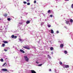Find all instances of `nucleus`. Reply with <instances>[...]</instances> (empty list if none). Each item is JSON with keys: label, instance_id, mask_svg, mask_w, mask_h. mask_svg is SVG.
I'll return each instance as SVG.
<instances>
[{"label": "nucleus", "instance_id": "f257e3e1", "mask_svg": "<svg viewBox=\"0 0 73 73\" xmlns=\"http://www.w3.org/2000/svg\"><path fill=\"white\" fill-rule=\"evenodd\" d=\"M24 58H25V60L26 61H27L28 62L29 60V59L28 57H27V56H24Z\"/></svg>", "mask_w": 73, "mask_h": 73}, {"label": "nucleus", "instance_id": "f03ea898", "mask_svg": "<svg viewBox=\"0 0 73 73\" xmlns=\"http://www.w3.org/2000/svg\"><path fill=\"white\" fill-rule=\"evenodd\" d=\"M63 67H64V68H69V66L68 65H64L63 66Z\"/></svg>", "mask_w": 73, "mask_h": 73}, {"label": "nucleus", "instance_id": "7ed1b4c3", "mask_svg": "<svg viewBox=\"0 0 73 73\" xmlns=\"http://www.w3.org/2000/svg\"><path fill=\"white\" fill-rule=\"evenodd\" d=\"M23 48L25 49H30V48H29V47L28 46H24Z\"/></svg>", "mask_w": 73, "mask_h": 73}, {"label": "nucleus", "instance_id": "20e7f679", "mask_svg": "<svg viewBox=\"0 0 73 73\" xmlns=\"http://www.w3.org/2000/svg\"><path fill=\"white\" fill-rule=\"evenodd\" d=\"M2 71H3V72H6V71H7V69H2Z\"/></svg>", "mask_w": 73, "mask_h": 73}, {"label": "nucleus", "instance_id": "39448f33", "mask_svg": "<svg viewBox=\"0 0 73 73\" xmlns=\"http://www.w3.org/2000/svg\"><path fill=\"white\" fill-rule=\"evenodd\" d=\"M20 51L21 52H22V53H25L24 51V50L22 49L20 50Z\"/></svg>", "mask_w": 73, "mask_h": 73}, {"label": "nucleus", "instance_id": "423d86ee", "mask_svg": "<svg viewBox=\"0 0 73 73\" xmlns=\"http://www.w3.org/2000/svg\"><path fill=\"white\" fill-rule=\"evenodd\" d=\"M3 42H4V43H5V44L8 43V42L6 41H3Z\"/></svg>", "mask_w": 73, "mask_h": 73}, {"label": "nucleus", "instance_id": "0eeeda50", "mask_svg": "<svg viewBox=\"0 0 73 73\" xmlns=\"http://www.w3.org/2000/svg\"><path fill=\"white\" fill-rule=\"evenodd\" d=\"M64 46V44H61L60 45V48H62Z\"/></svg>", "mask_w": 73, "mask_h": 73}, {"label": "nucleus", "instance_id": "6e6552de", "mask_svg": "<svg viewBox=\"0 0 73 73\" xmlns=\"http://www.w3.org/2000/svg\"><path fill=\"white\" fill-rule=\"evenodd\" d=\"M29 23H30V21H27L26 22V23L27 24H29Z\"/></svg>", "mask_w": 73, "mask_h": 73}, {"label": "nucleus", "instance_id": "1a4fd4ad", "mask_svg": "<svg viewBox=\"0 0 73 73\" xmlns=\"http://www.w3.org/2000/svg\"><path fill=\"white\" fill-rule=\"evenodd\" d=\"M51 33H52L53 34V33H54V31H53V30H51Z\"/></svg>", "mask_w": 73, "mask_h": 73}, {"label": "nucleus", "instance_id": "9d476101", "mask_svg": "<svg viewBox=\"0 0 73 73\" xmlns=\"http://www.w3.org/2000/svg\"><path fill=\"white\" fill-rule=\"evenodd\" d=\"M19 40L20 41H24V40L22 39H19Z\"/></svg>", "mask_w": 73, "mask_h": 73}, {"label": "nucleus", "instance_id": "9b49d317", "mask_svg": "<svg viewBox=\"0 0 73 73\" xmlns=\"http://www.w3.org/2000/svg\"><path fill=\"white\" fill-rule=\"evenodd\" d=\"M15 37V36H14V35H12L11 36V37L12 38H14V37Z\"/></svg>", "mask_w": 73, "mask_h": 73}, {"label": "nucleus", "instance_id": "f8f14e48", "mask_svg": "<svg viewBox=\"0 0 73 73\" xmlns=\"http://www.w3.org/2000/svg\"><path fill=\"white\" fill-rule=\"evenodd\" d=\"M50 50H52L53 49V48L52 47H51L50 48Z\"/></svg>", "mask_w": 73, "mask_h": 73}, {"label": "nucleus", "instance_id": "ddd939ff", "mask_svg": "<svg viewBox=\"0 0 73 73\" xmlns=\"http://www.w3.org/2000/svg\"><path fill=\"white\" fill-rule=\"evenodd\" d=\"M70 21L71 23H72L73 22V20H72V19H71L70 20Z\"/></svg>", "mask_w": 73, "mask_h": 73}, {"label": "nucleus", "instance_id": "4468645a", "mask_svg": "<svg viewBox=\"0 0 73 73\" xmlns=\"http://www.w3.org/2000/svg\"><path fill=\"white\" fill-rule=\"evenodd\" d=\"M7 20L8 21H11V19L10 18H8Z\"/></svg>", "mask_w": 73, "mask_h": 73}, {"label": "nucleus", "instance_id": "2eb2a0df", "mask_svg": "<svg viewBox=\"0 0 73 73\" xmlns=\"http://www.w3.org/2000/svg\"><path fill=\"white\" fill-rule=\"evenodd\" d=\"M0 61H1V62H3V59H1Z\"/></svg>", "mask_w": 73, "mask_h": 73}, {"label": "nucleus", "instance_id": "dca6fc26", "mask_svg": "<svg viewBox=\"0 0 73 73\" xmlns=\"http://www.w3.org/2000/svg\"><path fill=\"white\" fill-rule=\"evenodd\" d=\"M67 52L66 51H64V53H65V54H67Z\"/></svg>", "mask_w": 73, "mask_h": 73}, {"label": "nucleus", "instance_id": "f3484780", "mask_svg": "<svg viewBox=\"0 0 73 73\" xmlns=\"http://www.w3.org/2000/svg\"><path fill=\"white\" fill-rule=\"evenodd\" d=\"M66 24H68L69 23V21H66Z\"/></svg>", "mask_w": 73, "mask_h": 73}, {"label": "nucleus", "instance_id": "a211bd4d", "mask_svg": "<svg viewBox=\"0 0 73 73\" xmlns=\"http://www.w3.org/2000/svg\"><path fill=\"white\" fill-rule=\"evenodd\" d=\"M2 46H3V47H4L5 46V44H2Z\"/></svg>", "mask_w": 73, "mask_h": 73}, {"label": "nucleus", "instance_id": "6ab92c4d", "mask_svg": "<svg viewBox=\"0 0 73 73\" xmlns=\"http://www.w3.org/2000/svg\"><path fill=\"white\" fill-rule=\"evenodd\" d=\"M43 24H44V23L43 22H42L41 23V26H42V25H43Z\"/></svg>", "mask_w": 73, "mask_h": 73}, {"label": "nucleus", "instance_id": "aec40b11", "mask_svg": "<svg viewBox=\"0 0 73 73\" xmlns=\"http://www.w3.org/2000/svg\"><path fill=\"white\" fill-rule=\"evenodd\" d=\"M59 64L60 65H62V63L61 62H59Z\"/></svg>", "mask_w": 73, "mask_h": 73}, {"label": "nucleus", "instance_id": "412c9836", "mask_svg": "<svg viewBox=\"0 0 73 73\" xmlns=\"http://www.w3.org/2000/svg\"><path fill=\"white\" fill-rule=\"evenodd\" d=\"M42 64H39L38 65V66H41L42 65Z\"/></svg>", "mask_w": 73, "mask_h": 73}, {"label": "nucleus", "instance_id": "4be33fe9", "mask_svg": "<svg viewBox=\"0 0 73 73\" xmlns=\"http://www.w3.org/2000/svg\"><path fill=\"white\" fill-rule=\"evenodd\" d=\"M48 27H51V25H48Z\"/></svg>", "mask_w": 73, "mask_h": 73}, {"label": "nucleus", "instance_id": "5701e85b", "mask_svg": "<svg viewBox=\"0 0 73 73\" xmlns=\"http://www.w3.org/2000/svg\"><path fill=\"white\" fill-rule=\"evenodd\" d=\"M50 10H49L48 11V13H50Z\"/></svg>", "mask_w": 73, "mask_h": 73}, {"label": "nucleus", "instance_id": "b1692460", "mask_svg": "<svg viewBox=\"0 0 73 73\" xmlns=\"http://www.w3.org/2000/svg\"><path fill=\"white\" fill-rule=\"evenodd\" d=\"M27 5H30V3H27Z\"/></svg>", "mask_w": 73, "mask_h": 73}, {"label": "nucleus", "instance_id": "393cba45", "mask_svg": "<svg viewBox=\"0 0 73 73\" xmlns=\"http://www.w3.org/2000/svg\"><path fill=\"white\" fill-rule=\"evenodd\" d=\"M7 16V14H5L4 15V16H5V17H6Z\"/></svg>", "mask_w": 73, "mask_h": 73}, {"label": "nucleus", "instance_id": "a878e982", "mask_svg": "<svg viewBox=\"0 0 73 73\" xmlns=\"http://www.w3.org/2000/svg\"><path fill=\"white\" fill-rule=\"evenodd\" d=\"M5 64H6V63H5L3 65V66H4V65H5Z\"/></svg>", "mask_w": 73, "mask_h": 73}, {"label": "nucleus", "instance_id": "bb28decb", "mask_svg": "<svg viewBox=\"0 0 73 73\" xmlns=\"http://www.w3.org/2000/svg\"><path fill=\"white\" fill-rule=\"evenodd\" d=\"M23 3L24 4H27V2L24 1V2H23Z\"/></svg>", "mask_w": 73, "mask_h": 73}, {"label": "nucleus", "instance_id": "cd10ccee", "mask_svg": "<svg viewBox=\"0 0 73 73\" xmlns=\"http://www.w3.org/2000/svg\"><path fill=\"white\" fill-rule=\"evenodd\" d=\"M71 7L72 8H73V4H72V5Z\"/></svg>", "mask_w": 73, "mask_h": 73}, {"label": "nucleus", "instance_id": "c85d7f7f", "mask_svg": "<svg viewBox=\"0 0 73 73\" xmlns=\"http://www.w3.org/2000/svg\"><path fill=\"white\" fill-rule=\"evenodd\" d=\"M14 38H17V36H15L14 37Z\"/></svg>", "mask_w": 73, "mask_h": 73}, {"label": "nucleus", "instance_id": "c756f323", "mask_svg": "<svg viewBox=\"0 0 73 73\" xmlns=\"http://www.w3.org/2000/svg\"><path fill=\"white\" fill-rule=\"evenodd\" d=\"M34 3H36V1H34Z\"/></svg>", "mask_w": 73, "mask_h": 73}, {"label": "nucleus", "instance_id": "7c9ffc66", "mask_svg": "<svg viewBox=\"0 0 73 73\" xmlns=\"http://www.w3.org/2000/svg\"><path fill=\"white\" fill-rule=\"evenodd\" d=\"M56 33H59V31H56Z\"/></svg>", "mask_w": 73, "mask_h": 73}, {"label": "nucleus", "instance_id": "2f4dec72", "mask_svg": "<svg viewBox=\"0 0 73 73\" xmlns=\"http://www.w3.org/2000/svg\"><path fill=\"white\" fill-rule=\"evenodd\" d=\"M50 17H52V15H50Z\"/></svg>", "mask_w": 73, "mask_h": 73}, {"label": "nucleus", "instance_id": "473e14b6", "mask_svg": "<svg viewBox=\"0 0 73 73\" xmlns=\"http://www.w3.org/2000/svg\"><path fill=\"white\" fill-rule=\"evenodd\" d=\"M4 50L5 52H7V50L5 49Z\"/></svg>", "mask_w": 73, "mask_h": 73}, {"label": "nucleus", "instance_id": "72a5a7b5", "mask_svg": "<svg viewBox=\"0 0 73 73\" xmlns=\"http://www.w3.org/2000/svg\"><path fill=\"white\" fill-rule=\"evenodd\" d=\"M36 64H39V62H36Z\"/></svg>", "mask_w": 73, "mask_h": 73}, {"label": "nucleus", "instance_id": "f704fd0d", "mask_svg": "<svg viewBox=\"0 0 73 73\" xmlns=\"http://www.w3.org/2000/svg\"><path fill=\"white\" fill-rule=\"evenodd\" d=\"M27 2H29V0H27Z\"/></svg>", "mask_w": 73, "mask_h": 73}, {"label": "nucleus", "instance_id": "c9c22d12", "mask_svg": "<svg viewBox=\"0 0 73 73\" xmlns=\"http://www.w3.org/2000/svg\"><path fill=\"white\" fill-rule=\"evenodd\" d=\"M65 1H69V0H65Z\"/></svg>", "mask_w": 73, "mask_h": 73}, {"label": "nucleus", "instance_id": "e433bc0d", "mask_svg": "<svg viewBox=\"0 0 73 73\" xmlns=\"http://www.w3.org/2000/svg\"><path fill=\"white\" fill-rule=\"evenodd\" d=\"M48 57H50V56H49V55H48Z\"/></svg>", "mask_w": 73, "mask_h": 73}, {"label": "nucleus", "instance_id": "4c0bfd02", "mask_svg": "<svg viewBox=\"0 0 73 73\" xmlns=\"http://www.w3.org/2000/svg\"><path fill=\"white\" fill-rule=\"evenodd\" d=\"M49 71H51V69H50V70H49Z\"/></svg>", "mask_w": 73, "mask_h": 73}, {"label": "nucleus", "instance_id": "58836bf2", "mask_svg": "<svg viewBox=\"0 0 73 73\" xmlns=\"http://www.w3.org/2000/svg\"><path fill=\"white\" fill-rule=\"evenodd\" d=\"M53 52H52V54H53Z\"/></svg>", "mask_w": 73, "mask_h": 73}]
</instances>
